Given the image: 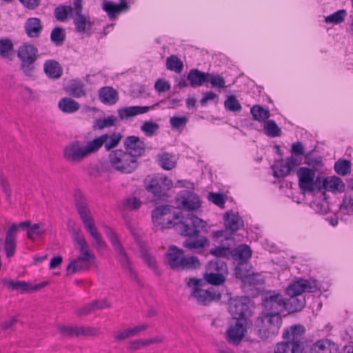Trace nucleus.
<instances>
[{
  "mask_svg": "<svg viewBox=\"0 0 353 353\" xmlns=\"http://www.w3.org/2000/svg\"><path fill=\"white\" fill-rule=\"evenodd\" d=\"M72 236L73 241L79 247L81 255L70 261L67 267L68 274H74L77 272L88 270L91 262L95 259L94 254L90 250L83 234L79 229L73 228Z\"/></svg>",
  "mask_w": 353,
  "mask_h": 353,
  "instance_id": "nucleus-1",
  "label": "nucleus"
},
{
  "mask_svg": "<svg viewBox=\"0 0 353 353\" xmlns=\"http://www.w3.org/2000/svg\"><path fill=\"white\" fill-rule=\"evenodd\" d=\"M94 153L92 141L84 143L79 140H73L64 147L63 158L70 165H77Z\"/></svg>",
  "mask_w": 353,
  "mask_h": 353,
  "instance_id": "nucleus-2",
  "label": "nucleus"
},
{
  "mask_svg": "<svg viewBox=\"0 0 353 353\" xmlns=\"http://www.w3.org/2000/svg\"><path fill=\"white\" fill-rule=\"evenodd\" d=\"M77 208L82 220L85 230L89 232L94 241V246L98 251L106 248V243L102 239L95 225L91 212L88 208V203L84 199H78L77 201Z\"/></svg>",
  "mask_w": 353,
  "mask_h": 353,
  "instance_id": "nucleus-3",
  "label": "nucleus"
},
{
  "mask_svg": "<svg viewBox=\"0 0 353 353\" xmlns=\"http://www.w3.org/2000/svg\"><path fill=\"white\" fill-rule=\"evenodd\" d=\"M109 163L112 169L123 173L130 174L138 167L137 160L130 154L121 149L114 150L108 154Z\"/></svg>",
  "mask_w": 353,
  "mask_h": 353,
  "instance_id": "nucleus-4",
  "label": "nucleus"
},
{
  "mask_svg": "<svg viewBox=\"0 0 353 353\" xmlns=\"http://www.w3.org/2000/svg\"><path fill=\"white\" fill-rule=\"evenodd\" d=\"M282 324L280 314L262 312L256 321V327L261 339H269L278 334Z\"/></svg>",
  "mask_w": 353,
  "mask_h": 353,
  "instance_id": "nucleus-5",
  "label": "nucleus"
},
{
  "mask_svg": "<svg viewBox=\"0 0 353 353\" xmlns=\"http://www.w3.org/2000/svg\"><path fill=\"white\" fill-rule=\"evenodd\" d=\"M181 234L185 236H197L201 232H207V223L199 217L189 214L176 223Z\"/></svg>",
  "mask_w": 353,
  "mask_h": 353,
  "instance_id": "nucleus-6",
  "label": "nucleus"
},
{
  "mask_svg": "<svg viewBox=\"0 0 353 353\" xmlns=\"http://www.w3.org/2000/svg\"><path fill=\"white\" fill-rule=\"evenodd\" d=\"M203 281L201 279H190L188 282V285L192 288V296L198 303L203 305H207L214 300H218L221 295L214 288L211 287L208 289L201 288Z\"/></svg>",
  "mask_w": 353,
  "mask_h": 353,
  "instance_id": "nucleus-7",
  "label": "nucleus"
},
{
  "mask_svg": "<svg viewBox=\"0 0 353 353\" xmlns=\"http://www.w3.org/2000/svg\"><path fill=\"white\" fill-rule=\"evenodd\" d=\"M105 233L115 250L121 266L127 271L132 279L137 280V274L133 270L130 261L128 259L123 247L118 239L117 234L111 228L108 226L105 228Z\"/></svg>",
  "mask_w": 353,
  "mask_h": 353,
  "instance_id": "nucleus-8",
  "label": "nucleus"
},
{
  "mask_svg": "<svg viewBox=\"0 0 353 353\" xmlns=\"http://www.w3.org/2000/svg\"><path fill=\"white\" fill-rule=\"evenodd\" d=\"M152 218L154 225L163 230L175 225L176 223H174V220L179 219V216L174 213L171 206L162 205L152 211Z\"/></svg>",
  "mask_w": 353,
  "mask_h": 353,
  "instance_id": "nucleus-9",
  "label": "nucleus"
},
{
  "mask_svg": "<svg viewBox=\"0 0 353 353\" xmlns=\"http://www.w3.org/2000/svg\"><path fill=\"white\" fill-rule=\"evenodd\" d=\"M145 189L157 199L161 198L172 186V181L162 174L148 176L144 180Z\"/></svg>",
  "mask_w": 353,
  "mask_h": 353,
  "instance_id": "nucleus-10",
  "label": "nucleus"
},
{
  "mask_svg": "<svg viewBox=\"0 0 353 353\" xmlns=\"http://www.w3.org/2000/svg\"><path fill=\"white\" fill-rule=\"evenodd\" d=\"M83 11V0L74 1V10L72 15L75 30L81 34L90 36L92 33L93 23L88 14H84Z\"/></svg>",
  "mask_w": 353,
  "mask_h": 353,
  "instance_id": "nucleus-11",
  "label": "nucleus"
},
{
  "mask_svg": "<svg viewBox=\"0 0 353 353\" xmlns=\"http://www.w3.org/2000/svg\"><path fill=\"white\" fill-rule=\"evenodd\" d=\"M263 312L280 314L286 308V302L282 294L275 292H267L263 296Z\"/></svg>",
  "mask_w": 353,
  "mask_h": 353,
  "instance_id": "nucleus-12",
  "label": "nucleus"
},
{
  "mask_svg": "<svg viewBox=\"0 0 353 353\" xmlns=\"http://www.w3.org/2000/svg\"><path fill=\"white\" fill-rule=\"evenodd\" d=\"M247 319H240L231 323L226 332L227 341L234 345H238L244 338L247 331Z\"/></svg>",
  "mask_w": 353,
  "mask_h": 353,
  "instance_id": "nucleus-13",
  "label": "nucleus"
},
{
  "mask_svg": "<svg viewBox=\"0 0 353 353\" xmlns=\"http://www.w3.org/2000/svg\"><path fill=\"white\" fill-rule=\"evenodd\" d=\"M314 171L306 167H301L297 171L299 178V185L304 192H312L314 190V184L317 185L320 183L321 178L318 176L314 183L315 178Z\"/></svg>",
  "mask_w": 353,
  "mask_h": 353,
  "instance_id": "nucleus-14",
  "label": "nucleus"
},
{
  "mask_svg": "<svg viewBox=\"0 0 353 353\" xmlns=\"http://www.w3.org/2000/svg\"><path fill=\"white\" fill-rule=\"evenodd\" d=\"M176 201L179 208L194 211L201 207V201L196 194L189 190H182L176 196Z\"/></svg>",
  "mask_w": 353,
  "mask_h": 353,
  "instance_id": "nucleus-15",
  "label": "nucleus"
},
{
  "mask_svg": "<svg viewBox=\"0 0 353 353\" xmlns=\"http://www.w3.org/2000/svg\"><path fill=\"white\" fill-rule=\"evenodd\" d=\"M318 289L316 281L301 279L288 285L286 294L290 296H298L305 292H313Z\"/></svg>",
  "mask_w": 353,
  "mask_h": 353,
  "instance_id": "nucleus-16",
  "label": "nucleus"
},
{
  "mask_svg": "<svg viewBox=\"0 0 353 353\" xmlns=\"http://www.w3.org/2000/svg\"><path fill=\"white\" fill-rule=\"evenodd\" d=\"M122 135L119 132H114L111 134H103L92 140L95 153L97 152L103 145L107 151H110L116 148L120 143Z\"/></svg>",
  "mask_w": 353,
  "mask_h": 353,
  "instance_id": "nucleus-17",
  "label": "nucleus"
},
{
  "mask_svg": "<svg viewBox=\"0 0 353 353\" xmlns=\"http://www.w3.org/2000/svg\"><path fill=\"white\" fill-rule=\"evenodd\" d=\"M247 298L236 297L230 299L228 303V311L236 320L246 319L245 316L248 312V305Z\"/></svg>",
  "mask_w": 353,
  "mask_h": 353,
  "instance_id": "nucleus-18",
  "label": "nucleus"
},
{
  "mask_svg": "<svg viewBox=\"0 0 353 353\" xmlns=\"http://www.w3.org/2000/svg\"><path fill=\"white\" fill-rule=\"evenodd\" d=\"M123 145L125 151L134 157V160H137L139 157L144 154L146 148L145 143L136 136L128 137L123 142Z\"/></svg>",
  "mask_w": 353,
  "mask_h": 353,
  "instance_id": "nucleus-19",
  "label": "nucleus"
},
{
  "mask_svg": "<svg viewBox=\"0 0 353 353\" xmlns=\"http://www.w3.org/2000/svg\"><path fill=\"white\" fill-rule=\"evenodd\" d=\"M300 161L296 157L291 156L286 159L285 162H279L272 168L276 177H285L296 166L299 165Z\"/></svg>",
  "mask_w": 353,
  "mask_h": 353,
  "instance_id": "nucleus-20",
  "label": "nucleus"
},
{
  "mask_svg": "<svg viewBox=\"0 0 353 353\" xmlns=\"http://www.w3.org/2000/svg\"><path fill=\"white\" fill-rule=\"evenodd\" d=\"M305 331V330L302 325H292L289 329L285 330L283 333V337L288 340L287 342H289L291 346H294L295 345L301 346L303 351V345L301 343V340L303 339Z\"/></svg>",
  "mask_w": 353,
  "mask_h": 353,
  "instance_id": "nucleus-21",
  "label": "nucleus"
},
{
  "mask_svg": "<svg viewBox=\"0 0 353 353\" xmlns=\"http://www.w3.org/2000/svg\"><path fill=\"white\" fill-rule=\"evenodd\" d=\"M18 227L17 224L12 223L8 228L4 243V250L7 257L10 258L14 255L17 248V233Z\"/></svg>",
  "mask_w": 353,
  "mask_h": 353,
  "instance_id": "nucleus-22",
  "label": "nucleus"
},
{
  "mask_svg": "<svg viewBox=\"0 0 353 353\" xmlns=\"http://www.w3.org/2000/svg\"><path fill=\"white\" fill-rule=\"evenodd\" d=\"M183 256L184 253L181 249L171 246L166 254L167 263L172 269L180 270Z\"/></svg>",
  "mask_w": 353,
  "mask_h": 353,
  "instance_id": "nucleus-23",
  "label": "nucleus"
},
{
  "mask_svg": "<svg viewBox=\"0 0 353 353\" xmlns=\"http://www.w3.org/2000/svg\"><path fill=\"white\" fill-rule=\"evenodd\" d=\"M153 106H128L118 110V115L121 120H128L137 115L148 112Z\"/></svg>",
  "mask_w": 353,
  "mask_h": 353,
  "instance_id": "nucleus-24",
  "label": "nucleus"
},
{
  "mask_svg": "<svg viewBox=\"0 0 353 353\" xmlns=\"http://www.w3.org/2000/svg\"><path fill=\"white\" fill-rule=\"evenodd\" d=\"M322 182V188L327 191L336 193L342 192L345 189L342 180L335 176L323 178Z\"/></svg>",
  "mask_w": 353,
  "mask_h": 353,
  "instance_id": "nucleus-25",
  "label": "nucleus"
},
{
  "mask_svg": "<svg viewBox=\"0 0 353 353\" xmlns=\"http://www.w3.org/2000/svg\"><path fill=\"white\" fill-rule=\"evenodd\" d=\"M42 29L43 25L39 18L31 17L26 20L25 23V30L29 37H39L42 31Z\"/></svg>",
  "mask_w": 353,
  "mask_h": 353,
  "instance_id": "nucleus-26",
  "label": "nucleus"
},
{
  "mask_svg": "<svg viewBox=\"0 0 353 353\" xmlns=\"http://www.w3.org/2000/svg\"><path fill=\"white\" fill-rule=\"evenodd\" d=\"M224 223L226 228L232 232L239 230L243 226V221L238 213L227 212L224 215Z\"/></svg>",
  "mask_w": 353,
  "mask_h": 353,
  "instance_id": "nucleus-27",
  "label": "nucleus"
},
{
  "mask_svg": "<svg viewBox=\"0 0 353 353\" xmlns=\"http://www.w3.org/2000/svg\"><path fill=\"white\" fill-rule=\"evenodd\" d=\"M43 70L48 77L52 79H59L63 74V69L58 61L53 59L47 60L43 65Z\"/></svg>",
  "mask_w": 353,
  "mask_h": 353,
  "instance_id": "nucleus-28",
  "label": "nucleus"
},
{
  "mask_svg": "<svg viewBox=\"0 0 353 353\" xmlns=\"http://www.w3.org/2000/svg\"><path fill=\"white\" fill-rule=\"evenodd\" d=\"M336 344L327 339L316 341L311 349V353H336Z\"/></svg>",
  "mask_w": 353,
  "mask_h": 353,
  "instance_id": "nucleus-29",
  "label": "nucleus"
},
{
  "mask_svg": "<svg viewBox=\"0 0 353 353\" xmlns=\"http://www.w3.org/2000/svg\"><path fill=\"white\" fill-rule=\"evenodd\" d=\"M38 50L32 44H23L18 51V56L21 61H35Z\"/></svg>",
  "mask_w": 353,
  "mask_h": 353,
  "instance_id": "nucleus-30",
  "label": "nucleus"
},
{
  "mask_svg": "<svg viewBox=\"0 0 353 353\" xmlns=\"http://www.w3.org/2000/svg\"><path fill=\"white\" fill-rule=\"evenodd\" d=\"M209 73L201 72L198 69H192L190 70L187 79L192 87H199L208 81Z\"/></svg>",
  "mask_w": 353,
  "mask_h": 353,
  "instance_id": "nucleus-31",
  "label": "nucleus"
},
{
  "mask_svg": "<svg viewBox=\"0 0 353 353\" xmlns=\"http://www.w3.org/2000/svg\"><path fill=\"white\" fill-rule=\"evenodd\" d=\"M65 90L69 95L75 98H80L86 95L85 85L79 80H71Z\"/></svg>",
  "mask_w": 353,
  "mask_h": 353,
  "instance_id": "nucleus-32",
  "label": "nucleus"
},
{
  "mask_svg": "<svg viewBox=\"0 0 353 353\" xmlns=\"http://www.w3.org/2000/svg\"><path fill=\"white\" fill-rule=\"evenodd\" d=\"M99 99L105 103L113 105L119 100L118 92L112 87H103L99 90Z\"/></svg>",
  "mask_w": 353,
  "mask_h": 353,
  "instance_id": "nucleus-33",
  "label": "nucleus"
},
{
  "mask_svg": "<svg viewBox=\"0 0 353 353\" xmlns=\"http://www.w3.org/2000/svg\"><path fill=\"white\" fill-rule=\"evenodd\" d=\"M58 107L63 112L72 114L79 110L80 105L71 98L63 97L59 100Z\"/></svg>",
  "mask_w": 353,
  "mask_h": 353,
  "instance_id": "nucleus-34",
  "label": "nucleus"
},
{
  "mask_svg": "<svg viewBox=\"0 0 353 353\" xmlns=\"http://www.w3.org/2000/svg\"><path fill=\"white\" fill-rule=\"evenodd\" d=\"M232 254L235 259L244 262L251 258L252 250L248 245L243 244L235 248Z\"/></svg>",
  "mask_w": 353,
  "mask_h": 353,
  "instance_id": "nucleus-35",
  "label": "nucleus"
},
{
  "mask_svg": "<svg viewBox=\"0 0 353 353\" xmlns=\"http://www.w3.org/2000/svg\"><path fill=\"white\" fill-rule=\"evenodd\" d=\"M305 305V301L303 297L290 296L289 302L286 303V308L290 312L294 313L301 311Z\"/></svg>",
  "mask_w": 353,
  "mask_h": 353,
  "instance_id": "nucleus-36",
  "label": "nucleus"
},
{
  "mask_svg": "<svg viewBox=\"0 0 353 353\" xmlns=\"http://www.w3.org/2000/svg\"><path fill=\"white\" fill-rule=\"evenodd\" d=\"M74 10V2L73 6H59L54 10V16L59 21H64L70 15L72 17Z\"/></svg>",
  "mask_w": 353,
  "mask_h": 353,
  "instance_id": "nucleus-37",
  "label": "nucleus"
},
{
  "mask_svg": "<svg viewBox=\"0 0 353 353\" xmlns=\"http://www.w3.org/2000/svg\"><path fill=\"white\" fill-rule=\"evenodd\" d=\"M250 112L253 118L259 121H265L270 117V112L269 110L264 109L261 105H254L250 110Z\"/></svg>",
  "mask_w": 353,
  "mask_h": 353,
  "instance_id": "nucleus-38",
  "label": "nucleus"
},
{
  "mask_svg": "<svg viewBox=\"0 0 353 353\" xmlns=\"http://www.w3.org/2000/svg\"><path fill=\"white\" fill-rule=\"evenodd\" d=\"M103 9L108 12V15L112 17L116 14H118L123 10H127L128 5L125 1L120 4H116L112 2H105L103 4Z\"/></svg>",
  "mask_w": 353,
  "mask_h": 353,
  "instance_id": "nucleus-39",
  "label": "nucleus"
},
{
  "mask_svg": "<svg viewBox=\"0 0 353 353\" xmlns=\"http://www.w3.org/2000/svg\"><path fill=\"white\" fill-rule=\"evenodd\" d=\"M166 68L168 70L181 73L183 69V63L176 55H171L166 59Z\"/></svg>",
  "mask_w": 353,
  "mask_h": 353,
  "instance_id": "nucleus-40",
  "label": "nucleus"
},
{
  "mask_svg": "<svg viewBox=\"0 0 353 353\" xmlns=\"http://www.w3.org/2000/svg\"><path fill=\"white\" fill-rule=\"evenodd\" d=\"M117 122V118L113 116H108L106 118L99 119L94 121L93 128L98 130H103L116 125Z\"/></svg>",
  "mask_w": 353,
  "mask_h": 353,
  "instance_id": "nucleus-41",
  "label": "nucleus"
},
{
  "mask_svg": "<svg viewBox=\"0 0 353 353\" xmlns=\"http://www.w3.org/2000/svg\"><path fill=\"white\" fill-rule=\"evenodd\" d=\"M206 272H212L215 274L228 273V266L224 261L214 260L210 261L206 269Z\"/></svg>",
  "mask_w": 353,
  "mask_h": 353,
  "instance_id": "nucleus-42",
  "label": "nucleus"
},
{
  "mask_svg": "<svg viewBox=\"0 0 353 353\" xmlns=\"http://www.w3.org/2000/svg\"><path fill=\"white\" fill-rule=\"evenodd\" d=\"M274 353H302V347L299 345L291 346L289 342L279 343Z\"/></svg>",
  "mask_w": 353,
  "mask_h": 353,
  "instance_id": "nucleus-43",
  "label": "nucleus"
},
{
  "mask_svg": "<svg viewBox=\"0 0 353 353\" xmlns=\"http://www.w3.org/2000/svg\"><path fill=\"white\" fill-rule=\"evenodd\" d=\"M210 242L206 237L202 236L196 240H186L183 242V246L189 250L199 249L208 246Z\"/></svg>",
  "mask_w": 353,
  "mask_h": 353,
  "instance_id": "nucleus-44",
  "label": "nucleus"
},
{
  "mask_svg": "<svg viewBox=\"0 0 353 353\" xmlns=\"http://www.w3.org/2000/svg\"><path fill=\"white\" fill-rule=\"evenodd\" d=\"M46 232V228L43 223H35L30 225L29 229L27 230V236L29 239L33 240L37 237L43 235Z\"/></svg>",
  "mask_w": 353,
  "mask_h": 353,
  "instance_id": "nucleus-45",
  "label": "nucleus"
},
{
  "mask_svg": "<svg viewBox=\"0 0 353 353\" xmlns=\"http://www.w3.org/2000/svg\"><path fill=\"white\" fill-rule=\"evenodd\" d=\"M228 273H212V272H205L204 274V279L205 281L212 285H221L225 281V276Z\"/></svg>",
  "mask_w": 353,
  "mask_h": 353,
  "instance_id": "nucleus-46",
  "label": "nucleus"
},
{
  "mask_svg": "<svg viewBox=\"0 0 353 353\" xmlns=\"http://www.w3.org/2000/svg\"><path fill=\"white\" fill-rule=\"evenodd\" d=\"M65 39V30L61 27L54 28L50 34V39L56 46L63 44Z\"/></svg>",
  "mask_w": 353,
  "mask_h": 353,
  "instance_id": "nucleus-47",
  "label": "nucleus"
},
{
  "mask_svg": "<svg viewBox=\"0 0 353 353\" xmlns=\"http://www.w3.org/2000/svg\"><path fill=\"white\" fill-rule=\"evenodd\" d=\"M265 133L270 137H276L281 134V130L273 120H268L264 126Z\"/></svg>",
  "mask_w": 353,
  "mask_h": 353,
  "instance_id": "nucleus-48",
  "label": "nucleus"
},
{
  "mask_svg": "<svg viewBox=\"0 0 353 353\" xmlns=\"http://www.w3.org/2000/svg\"><path fill=\"white\" fill-rule=\"evenodd\" d=\"M334 170L339 175H347L351 171V163L349 160H339L335 163Z\"/></svg>",
  "mask_w": 353,
  "mask_h": 353,
  "instance_id": "nucleus-49",
  "label": "nucleus"
},
{
  "mask_svg": "<svg viewBox=\"0 0 353 353\" xmlns=\"http://www.w3.org/2000/svg\"><path fill=\"white\" fill-rule=\"evenodd\" d=\"M13 52V43L8 38L0 39V57H8Z\"/></svg>",
  "mask_w": 353,
  "mask_h": 353,
  "instance_id": "nucleus-50",
  "label": "nucleus"
},
{
  "mask_svg": "<svg viewBox=\"0 0 353 353\" xmlns=\"http://www.w3.org/2000/svg\"><path fill=\"white\" fill-rule=\"evenodd\" d=\"M201 265L200 261L196 256H186L184 255L180 270L185 269H196Z\"/></svg>",
  "mask_w": 353,
  "mask_h": 353,
  "instance_id": "nucleus-51",
  "label": "nucleus"
},
{
  "mask_svg": "<svg viewBox=\"0 0 353 353\" xmlns=\"http://www.w3.org/2000/svg\"><path fill=\"white\" fill-rule=\"evenodd\" d=\"M159 162L164 170H170L176 166V161L173 157L168 153L159 156Z\"/></svg>",
  "mask_w": 353,
  "mask_h": 353,
  "instance_id": "nucleus-52",
  "label": "nucleus"
},
{
  "mask_svg": "<svg viewBox=\"0 0 353 353\" xmlns=\"http://www.w3.org/2000/svg\"><path fill=\"white\" fill-rule=\"evenodd\" d=\"M345 15V10H340L326 17L325 19V22L326 23L338 24L341 23L344 20Z\"/></svg>",
  "mask_w": 353,
  "mask_h": 353,
  "instance_id": "nucleus-53",
  "label": "nucleus"
},
{
  "mask_svg": "<svg viewBox=\"0 0 353 353\" xmlns=\"http://www.w3.org/2000/svg\"><path fill=\"white\" fill-rule=\"evenodd\" d=\"M225 108L232 112H240L241 105L234 96L231 95L227 98L224 103Z\"/></svg>",
  "mask_w": 353,
  "mask_h": 353,
  "instance_id": "nucleus-54",
  "label": "nucleus"
},
{
  "mask_svg": "<svg viewBox=\"0 0 353 353\" xmlns=\"http://www.w3.org/2000/svg\"><path fill=\"white\" fill-rule=\"evenodd\" d=\"M141 256L143 260L148 264L150 268H155L156 260L148 252V249L145 245H141Z\"/></svg>",
  "mask_w": 353,
  "mask_h": 353,
  "instance_id": "nucleus-55",
  "label": "nucleus"
},
{
  "mask_svg": "<svg viewBox=\"0 0 353 353\" xmlns=\"http://www.w3.org/2000/svg\"><path fill=\"white\" fill-rule=\"evenodd\" d=\"M159 128V125L152 121H145L141 127V131L148 137H152Z\"/></svg>",
  "mask_w": 353,
  "mask_h": 353,
  "instance_id": "nucleus-56",
  "label": "nucleus"
},
{
  "mask_svg": "<svg viewBox=\"0 0 353 353\" xmlns=\"http://www.w3.org/2000/svg\"><path fill=\"white\" fill-rule=\"evenodd\" d=\"M77 331L79 336H92L100 334V329L94 327L83 326L79 327Z\"/></svg>",
  "mask_w": 353,
  "mask_h": 353,
  "instance_id": "nucleus-57",
  "label": "nucleus"
},
{
  "mask_svg": "<svg viewBox=\"0 0 353 353\" xmlns=\"http://www.w3.org/2000/svg\"><path fill=\"white\" fill-rule=\"evenodd\" d=\"M20 96L22 100L26 103H29L32 101H34L37 98V96L33 90L26 86H24L21 88L20 91Z\"/></svg>",
  "mask_w": 353,
  "mask_h": 353,
  "instance_id": "nucleus-58",
  "label": "nucleus"
},
{
  "mask_svg": "<svg viewBox=\"0 0 353 353\" xmlns=\"http://www.w3.org/2000/svg\"><path fill=\"white\" fill-rule=\"evenodd\" d=\"M141 204V201L136 197H128L123 201L124 208L129 210H137Z\"/></svg>",
  "mask_w": 353,
  "mask_h": 353,
  "instance_id": "nucleus-59",
  "label": "nucleus"
},
{
  "mask_svg": "<svg viewBox=\"0 0 353 353\" xmlns=\"http://www.w3.org/2000/svg\"><path fill=\"white\" fill-rule=\"evenodd\" d=\"M314 171V173L319 171L323 166V161L321 158H307L305 162Z\"/></svg>",
  "mask_w": 353,
  "mask_h": 353,
  "instance_id": "nucleus-60",
  "label": "nucleus"
},
{
  "mask_svg": "<svg viewBox=\"0 0 353 353\" xmlns=\"http://www.w3.org/2000/svg\"><path fill=\"white\" fill-rule=\"evenodd\" d=\"M188 119L186 117H173L170 119L171 126L175 129H180L185 126Z\"/></svg>",
  "mask_w": 353,
  "mask_h": 353,
  "instance_id": "nucleus-61",
  "label": "nucleus"
},
{
  "mask_svg": "<svg viewBox=\"0 0 353 353\" xmlns=\"http://www.w3.org/2000/svg\"><path fill=\"white\" fill-rule=\"evenodd\" d=\"M208 81H210L212 86L214 88L221 89L225 87V79L220 75H213L210 74Z\"/></svg>",
  "mask_w": 353,
  "mask_h": 353,
  "instance_id": "nucleus-62",
  "label": "nucleus"
},
{
  "mask_svg": "<svg viewBox=\"0 0 353 353\" xmlns=\"http://www.w3.org/2000/svg\"><path fill=\"white\" fill-rule=\"evenodd\" d=\"M210 253L217 257H228L230 254V250L228 247L218 246L210 250Z\"/></svg>",
  "mask_w": 353,
  "mask_h": 353,
  "instance_id": "nucleus-63",
  "label": "nucleus"
},
{
  "mask_svg": "<svg viewBox=\"0 0 353 353\" xmlns=\"http://www.w3.org/2000/svg\"><path fill=\"white\" fill-rule=\"evenodd\" d=\"M208 199L215 205L221 208L223 207L225 201L223 194L213 192L209 194Z\"/></svg>",
  "mask_w": 353,
  "mask_h": 353,
  "instance_id": "nucleus-64",
  "label": "nucleus"
}]
</instances>
